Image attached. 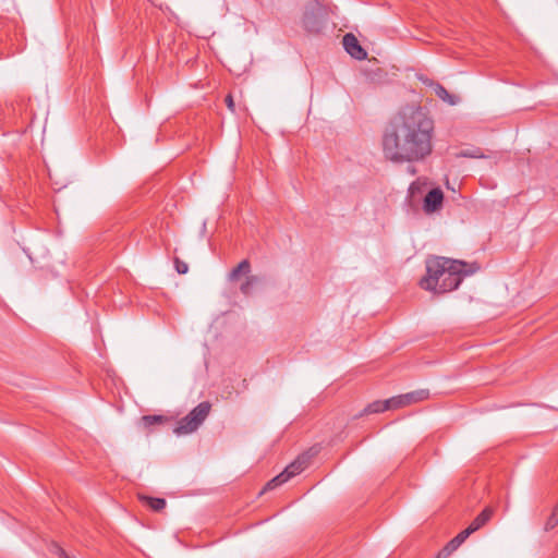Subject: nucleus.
Masks as SVG:
<instances>
[{"mask_svg":"<svg viewBox=\"0 0 558 558\" xmlns=\"http://www.w3.org/2000/svg\"><path fill=\"white\" fill-rule=\"evenodd\" d=\"M433 120L418 106H405L383 135V151L393 162L418 161L432 153Z\"/></svg>","mask_w":558,"mask_h":558,"instance_id":"1","label":"nucleus"},{"mask_svg":"<svg viewBox=\"0 0 558 558\" xmlns=\"http://www.w3.org/2000/svg\"><path fill=\"white\" fill-rule=\"evenodd\" d=\"M480 269L476 263L468 264L462 260L435 256L426 260V275L420 280V287L435 293H446L456 290L465 276L473 275Z\"/></svg>","mask_w":558,"mask_h":558,"instance_id":"2","label":"nucleus"},{"mask_svg":"<svg viewBox=\"0 0 558 558\" xmlns=\"http://www.w3.org/2000/svg\"><path fill=\"white\" fill-rule=\"evenodd\" d=\"M310 454L302 453L300 454L293 462H291L280 474L270 480L266 486L265 490L275 489L282 484L287 483L290 478L303 472L310 463Z\"/></svg>","mask_w":558,"mask_h":558,"instance_id":"3","label":"nucleus"},{"mask_svg":"<svg viewBox=\"0 0 558 558\" xmlns=\"http://www.w3.org/2000/svg\"><path fill=\"white\" fill-rule=\"evenodd\" d=\"M429 398V391L427 389H418L404 395L396 396L389 399L392 409L404 408Z\"/></svg>","mask_w":558,"mask_h":558,"instance_id":"4","label":"nucleus"},{"mask_svg":"<svg viewBox=\"0 0 558 558\" xmlns=\"http://www.w3.org/2000/svg\"><path fill=\"white\" fill-rule=\"evenodd\" d=\"M343 47L345 51L353 58L357 60H363L366 58V51L361 47L359 40L353 34H345L342 39Z\"/></svg>","mask_w":558,"mask_h":558,"instance_id":"5","label":"nucleus"},{"mask_svg":"<svg viewBox=\"0 0 558 558\" xmlns=\"http://www.w3.org/2000/svg\"><path fill=\"white\" fill-rule=\"evenodd\" d=\"M442 201L444 193L440 189L436 187L430 190L424 198V211L428 214L437 211L441 207Z\"/></svg>","mask_w":558,"mask_h":558,"instance_id":"6","label":"nucleus"},{"mask_svg":"<svg viewBox=\"0 0 558 558\" xmlns=\"http://www.w3.org/2000/svg\"><path fill=\"white\" fill-rule=\"evenodd\" d=\"M201 422H198L193 415L192 412H190L186 416L182 417L175 428L174 433L177 435H185L195 432L199 426Z\"/></svg>","mask_w":558,"mask_h":558,"instance_id":"7","label":"nucleus"},{"mask_svg":"<svg viewBox=\"0 0 558 558\" xmlns=\"http://www.w3.org/2000/svg\"><path fill=\"white\" fill-rule=\"evenodd\" d=\"M493 510L490 508H485L465 529L468 533L471 535L472 533L480 530L492 518Z\"/></svg>","mask_w":558,"mask_h":558,"instance_id":"8","label":"nucleus"},{"mask_svg":"<svg viewBox=\"0 0 558 558\" xmlns=\"http://www.w3.org/2000/svg\"><path fill=\"white\" fill-rule=\"evenodd\" d=\"M430 85L433 86L436 96L442 101L447 102L450 106H454L459 102V97L456 95H451L441 84L433 83Z\"/></svg>","mask_w":558,"mask_h":558,"instance_id":"9","label":"nucleus"},{"mask_svg":"<svg viewBox=\"0 0 558 558\" xmlns=\"http://www.w3.org/2000/svg\"><path fill=\"white\" fill-rule=\"evenodd\" d=\"M138 499L156 512H159L162 509H165V507L167 505L166 499L158 498V497H149V496H145V495H138Z\"/></svg>","mask_w":558,"mask_h":558,"instance_id":"10","label":"nucleus"},{"mask_svg":"<svg viewBox=\"0 0 558 558\" xmlns=\"http://www.w3.org/2000/svg\"><path fill=\"white\" fill-rule=\"evenodd\" d=\"M251 271V264L247 259H243L239 265L233 268L229 274L230 281L239 280L241 275H248Z\"/></svg>","mask_w":558,"mask_h":558,"instance_id":"11","label":"nucleus"},{"mask_svg":"<svg viewBox=\"0 0 558 558\" xmlns=\"http://www.w3.org/2000/svg\"><path fill=\"white\" fill-rule=\"evenodd\" d=\"M211 409V404L208 401L201 402L191 412L192 415L201 423H203L208 416Z\"/></svg>","mask_w":558,"mask_h":558,"instance_id":"12","label":"nucleus"},{"mask_svg":"<svg viewBox=\"0 0 558 558\" xmlns=\"http://www.w3.org/2000/svg\"><path fill=\"white\" fill-rule=\"evenodd\" d=\"M387 410H393L389 399L385 401H374L365 408L366 413H381Z\"/></svg>","mask_w":558,"mask_h":558,"instance_id":"13","label":"nucleus"},{"mask_svg":"<svg viewBox=\"0 0 558 558\" xmlns=\"http://www.w3.org/2000/svg\"><path fill=\"white\" fill-rule=\"evenodd\" d=\"M259 282V279L257 276H247L245 281L240 286V291L244 295H250L252 292V289Z\"/></svg>","mask_w":558,"mask_h":558,"instance_id":"14","label":"nucleus"},{"mask_svg":"<svg viewBox=\"0 0 558 558\" xmlns=\"http://www.w3.org/2000/svg\"><path fill=\"white\" fill-rule=\"evenodd\" d=\"M470 536L466 530L461 531L456 537H453L447 546L452 550H457L459 546Z\"/></svg>","mask_w":558,"mask_h":558,"instance_id":"15","label":"nucleus"},{"mask_svg":"<svg viewBox=\"0 0 558 558\" xmlns=\"http://www.w3.org/2000/svg\"><path fill=\"white\" fill-rule=\"evenodd\" d=\"M558 525V510H553L551 515L548 518L545 524V530L549 531L553 530Z\"/></svg>","mask_w":558,"mask_h":558,"instance_id":"16","label":"nucleus"},{"mask_svg":"<svg viewBox=\"0 0 558 558\" xmlns=\"http://www.w3.org/2000/svg\"><path fill=\"white\" fill-rule=\"evenodd\" d=\"M558 525V510H553L551 515L548 518L545 524V530L549 531L553 530Z\"/></svg>","mask_w":558,"mask_h":558,"instance_id":"17","label":"nucleus"},{"mask_svg":"<svg viewBox=\"0 0 558 558\" xmlns=\"http://www.w3.org/2000/svg\"><path fill=\"white\" fill-rule=\"evenodd\" d=\"M143 421H144L145 425L150 426V425L162 422L163 417L161 415H145V416H143Z\"/></svg>","mask_w":558,"mask_h":558,"instance_id":"18","label":"nucleus"},{"mask_svg":"<svg viewBox=\"0 0 558 558\" xmlns=\"http://www.w3.org/2000/svg\"><path fill=\"white\" fill-rule=\"evenodd\" d=\"M174 264H175V269H177V271H178L180 275H184V274H186V272H187V270H189V266H187V264H186V263H184V262H182V260H180V259H178V258H177V259L174 260Z\"/></svg>","mask_w":558,"mask_h":558,"instance_id":"19","label":"nucleus"},{"mask_svg":"<svg viewBox=\"0 0 558 558\" xmlns=\"http://www.w3.org/2000/svg\"><path fill=\"white\" fill-rule=\"evenodd\" d=\"M461 156L470 157V158H483L484 157V155L480 153V149L464 150L461 153Z\"/></svg>","mask_w":558,"mask_h":558,"instance_id":"20","label":"nucleus"},{"mask_svg":"<svg viewBox=\"0 0 558 558\" xmlns=\"http://www.w3.org/2000/svg\"><path fill=\"white\" fill-rule=\"evenodd\" d=\"M453 551L446 545L436 556V558H447L449 557Z\"/></svg>","mask_w":558,"mask_h":558,"instance_id":"21","label":"nucleus"},{"mask_svg":"<svg viewBox=\"0 0 558 558\" xmlns=\"http://www.w3.org/2000/svg\"><path fill=\"white\" fill-rule=\"evenodd\" d=\"M453 551L446 545L436 556V558H447L449 557Z\"/></svg>","mask_w":558,"mask_h":558,"instance_id":"22","label":"nucleus"},{"mask_svg":"<svg viewBox=\"0 0 558 558\" xmlns=\"http://www.w3.org/2000/svg\"><path fill=\"white\" fill-rule=\"evenodd\" d=\"M453 551L446 545L436 556V558H447L449 557Z\"/></svg>","mask_w":558,"mask_h":558,"instance_id":"23","label":"nucleus"},{"mask_svg":"<svg viewBox=\"0 0 558 558\" xmlns=\"http://www.w3.org/2000/svg\"><path fill=\"white\" fill-rule=\"evenodd\" d=\"M226 105L230 111H232V112L235 111V105H234L233 98L230 94L227 95V97H226Z\"/></svg>","mask_w":558,"mask_h":558,"instance_id":"24","label":"nucleus"},{"mask_svg":"<svg viewBox=\"0 0 558 558\" xmlns=\"http://www.w3.org/2000/svg\"><path fill=\"white\" fill-rule=\"evenodd\" d=\"M56 549H57V553L58 555L61 557V558H71L65 551L63 548L59 547L56 545Z\"/></svg>","mask_w":558,"mask_h":558,"instance_id":"25","label":"nucleus"},{"mask_svg":"<svg viewBox=\"0 0 558 558\" xmlns=\"http://www.w3.org/2000/svg\"><path fill=\"white\" fill-rule=\"evenodd\" d=\"M304 25H305V27H306L307 29H310V28H308V22H307V20H305V21H304Z\"/></svg>","mask_w":558,"mask_h":558,"instance_id":"26","label":"nucleus"},{"mask_svg":"<svg viewBox=\"0 0 558 558\" xmlns=\"http://www.w3.org/2000/svg\"><path fill=\"white\" fill-rule=\"evenodd\" d=\"M555 510H558V504L556 505V507L554 508Z\"/></svg>","mask_w":558,"mask_h":558,"instance_id":"27","label":"nucleus"}]
</instances>
